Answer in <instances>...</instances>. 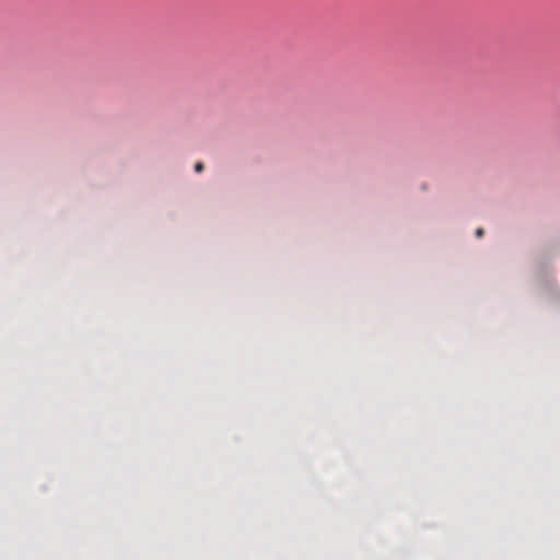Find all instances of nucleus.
<instances>
[{
    "label": "nucleus",
    "mask_w": 560,
    "mask_h": 560,
    "mask_svg": "<svg viewBox=\"0 0 560 560\" xmlns=\"http://www.w3.org/2000/svg\"><path fill=\"white\" fill-rule=\"evenodd\" d=\"M203 170V164L201 162H198L196 165H195V171L200 173L201 171Z\"/></svg>",
    "instance_id": "obj_1"
},
{
    "label": "nucleus",
    "mask_w": 560,
    "mask_h": 560,
    "mask_svg": "<svg viewBox=\"0 0 560 560\" xmlns=\"http://www.w3.org/2000/svg\"><path fill=\"white\" fill-rule=\"evenodd\" d=\"M476 235H477L478 237H481V236L483 235V230H482V229H478V230L476 231Z\"/></svg>",
    "instance_id": "obj_2"
}]
</instances>
